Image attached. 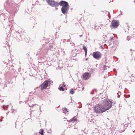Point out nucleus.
Listing matches in <instances>:
<instances>
[{"instance_id": "34", "label": "nucleus", "mask_w": 135, "mask_h": 135, "mask_svg": "<svg viewBox=\"0 0 135 135\" xmlns=\"http://www.w3.org/2000/svg\"><path fill=\"white\" fill-rule=\"evenodd\" d=\"M117 94L118 95V93H117Z\"/></svg>"}, {"instance_id": "8", "label": "nucleus", "mask_w": 135, "mask_h": 135, "mask_svg": "<svg viewBox=\"0 0 135 135\" xmlns=\"http://www.w3.org/2000/svg\"><path fill=\"white\" fill-rule=\"evenodd\" d=\"M91 74L90 73H85L83 75V78L85 80H87L89 79L90 77Z\"/></svg>"}, {"instance_id": "39", "label": "nucleus", "mask_w": 135, "mask_h": 135, "mask_svg": "<svg viewBox=\"0 0 135 135\" xmlns=\"http://www.w3.org/2000/svg\"><path fill=\"white\" fill-rule=\"evenodd\" d=\"M134 78H135V77Z\"/></svg>"}, {"instance_id": "35", "label": "nucleus", "mask_w": 135, "mask_h": 135, "mask_svg": "<svg viewBox=\"0 0 135 135\" xmlns=\"http://www.w3.org/2000/svg\"><path fill=\"white\" fill-rule=\"evenodd\" d=\"M49 49H51V48H49Z\"/></svg>"}, {"instance_id": "4", "label": "nucleus", "mask_w": 135, "mask_h": 135, "mask_svg": "<svg viewBox=\"0 0 135 135\" xmlns=\"http://www.w3.org/2000/svg\"><path fill=\"white\" fill-rule=\"evenodd\" d=\"M52 81L48 79L45 81L41 85V87L42 89H45L46 88L48 85H50Z\"/></svg>"}, {"instance_id": "13", "label": "nucleus", "mask_w": 135, "mask_h": 135, "mask_svg": "<svg viewBox=\"0 0 135 135\" xmlns=\"http://www.w3.org/2000/svg\"><path fill=\"white\" fill-rule=\"evenodd\" d=\"M74 91L73 89H71L70 90V93L72 94H74Z\"/></svg>"}, {"instance_id": "22", "label": "nucleus", "mask_w": 135, "mask_h": 135, "mask_svg": "<svg viewBox=\"0 0 135 135\" xmlns=\"http://www.w3.org/2000/svg\"><path fill=\"white\" fill-rule=\"evenodd\" d=\"M112 39H113V38H111L110 39V41H111Z\"/></svg>"}, {"instance_id": "31", "label": "nucleus", "mask_w": 135, "mask_h": 135, "mask_svg": "<svg viewBox=\"0 0 135 135\" xmlns=\"http://www.w3.org/2000/svg\"><path fill=\"white\" fill-rule=\"evenodd\" d=\"M67 41H69V40H67Z\"/></svg>"}, {"instance_id": "32", "label": "nucleus", "mask_w": 135, "mask_h": 135, "mask_svg": "<svg viewBox=\"0 0 135 135\" xmlns=\"http://www.w3.org/2000/svg\"><path fill=\"white\" fill-rule=\"evenodd\" d=\"M16 6H17V7H18V5H16Z\"/></svg>"}, {"instance_id": "5", "label": "nucleus", "mask_w": 135, "mask_h": 135, "mask_svg": "<svg viewBox=\"0 0 135 135\" xmlns=\"http://www.w3.org/2000/svg\"><path fill=\"white\" fill-rule=\"evenodd\" d=\"M48 4L52 7H57L59 6V3L53 0H46Z\"/></svg>"}, {"instance_id": "21", "label": "nucleus", "mask_w": 135, "mask_h": 135, "mask_svg": "<svg viewBox=\"0 0 135 135\" xmlns=\"http://www.w3.org/2000/svg\"><path fill=\"white\" fill-rule=\"evenodd\" d=\"M80 37H82L83 35H81L79 36Z\"/></svg>"}, {"instance_id": "24", "label": "nucleus", "mask_w": 135, "mask_h": 135, "mask_svg": "<svg viewBox=\"0 0 135 135\" xmlns=\"http://www.w3.org/2000/svg\"><path fill=\"white\" fill-rule=\"evenodd\" d=\"M55 9H56V10H57V9H58L57 8H56V7L55 8Z\"/></svg>"}, {"instance_id": "11", "label": "nucleus", "mask_w": 135, "mask_h": 135, "mask_svg": "<svg viewBox=\"0 0 135 135\" xmlns=\"http://www.w3.org/2000/svg\"><path fill=\"white\" fill-rule=\"evenodd\" d=\"M62 109L64 111V113H65V114H66V113L68 112V110H67L68 109L66 108L63 109Z\"/></svg>"}, {"instance_id": "1", "label": "nucleus", "mask_w": 135, "mask_h": 135, "mask_svg": "<svg viewBox=\"0 0 135 135\" xmlns=\"http://www.w3.org/2000/svg\"><path fill=\"white\" fill-rule=\"evenodd\" d=\"M59 5L62 6L61 11L62 13L65 15L67 14L69 10V6L68 3L66 1H62L60 2Z\"/></svg>"}, {"instance_id": "12", "label": "nucleus", "mask_w": 135, "mask_h": 135, "mask_svg": "<svg viewBox=\"0 0 135 135\" xmlns=\"http://www.w3.org/2000/svg\"><path fill=\"white\" fill-rule=\"evenodd\" d=\"M39 133L41 134V135H43L44 134V130L42 129L40 130Z\"/></svg>"}, {"instance_id": "23", "label": "nucleus", "mask_w": 135, "mask_h": 135, "mask_svg": "<svg viewBox=\"0 0 135 135\" xmlns=\"http://www.w3.org/2000/svg\"><path fill=\"white\" fill-rule=\"evenodd\" d=\"M41 106H40V111H41Z\"/></svg>"}, {"instance_id": "9", "label": "nucleus", "mask_w": 135, "mask_h": 135, "mask_svg": "<svg viewBox=\"0 0 135 135\" xmlns=\"http://www.w3.org/2000/svg\"><path fill=\"white\" fill-rule=\"evenodd\" d=\"M77 120V118L76 117H74L69 122L68 124L69 126H70L72 125V123L74 124V122H76Z\"/></svg>"}, {"instance_id": "2", "label": "nucleus", "mask_w": 135, "mask_h": 135, "mask_svg": "<svg viewBox=\"0 0 135 135\" xmlns=\"http://www.w3.org/2000/svg\"><path fill=\"white\" fill-rule=\"evenodd\" d=\"M94 111L96 113H101L106 111L102 105L98 104L95 106L94 108Z\"/></svg>"}, {"instance_id": "27", "label": "nucleus", "mask_w": 135, "mask_h": 135, "mask_svg": "<svg viewBox=\"0 0 135 135\" xmlns=\"http://www.w3.org/2000/svg\"><path fill=\"white\" fill-rule=\"evenodd\" d=\"M9 113V112H8L7 113V114L8 113Z\"/></svg>"}, {"instance_id": "33", "label": "nucleus", "mask_w": 135, "mask_h": 135, "mask_svg": "<svg viewBox=\"0 0 135 135\" xmlns=\"http://www.w3.org/2000/svg\"><path fill=\"white\" fill-rule=\"evenodd\" d=\"M86 60H87V59H86Z\"/></svg>"}, {"instance_id": "15", "label": "nucleus", "mask_w": 135, "mask_h": 135, "mask_svg": "<svg viewBox=\"0 0 135 135\" xmlns=\"http://www.w3.org/2000/svg\"><path fill=\"white\" fill-rule=\"evenodd\" d=\"M36 104H33L32 105H30V107H33L34 106H35L36 105Z\"/></svg>"}, {"instance_id": "3", "label": "nucleus", "mask_w": 135, "mask_h": 135, "mask_svg": "<svg viewBox=\"0 0 135 135\" xmlns=\"http://www.w3.org/2000/svg\"><path fill=\"white\" fill-rule=\"evenodd\" d=\"M112 105V102L109 99L105 100L104 101L103 107L105 111L110 109Z\"/></svg>"}, {"instance_id": "37", "label": "nucleus", "mask_w": 135, "mask_h": 135, "mask_svg": "<svg viewBox=\"0 0 135 135\" xmlns=\"http://www.w3.org/2000/svg\"><path fill=\"white\" fill-rule=\"evenodd\" d=\"M130 50H131H131H132L131 49Z\"/></svg>"}, {"instance_id": "36", "label": "nucleus", "mask_w": 135, "mask_h": 135, "mask_svg": "<svg viewBox=\"0 0 135 135\" xmlns=\"http://www.w3.org/2000/svg\"><path fill=\"white\" fill-rule=\"evenodd\" d=\"M63 42H64V41H63Z\"/></svg>"}, {"instance_id": "18", "label": "nucleus", "mask_w": 135, "mask_h": 135, "mask_svg": "<svg viewBox=\"0 0 135 135\" xmlns=\"http://www.w3.org/2000/svg\"><path fill=\"white\" fill-rule=\"evenodd\" d=\"M70 44H71V45L72 46H74L75 45V44L74 43H70Z\"/></svg>"}, {"instance_id": "19", "label": "nucleus", "mask_w": 135, "mask_h": 135, "mask_svg": "<svg viewBox=\"0 0 135 135\" xmlns=\"http://www.w3.org/2000/svg\"><path fill=\"white\" fill-rule=\"evenodd\" d=\"M127 39L128 41L129 40V37L128 36L127 37Z\"/></svg>"}, {"instance_id": "16", "label": "nucleus", "mask_w": 135, "mask_h": 135, "mask_svg": "<svg viewBox=\"0 0 135 135\" xmlns=\"http://www.w3.org/2000/svg\"><path fill=\"white\" fill-rule=\"evenodd\" d=\"M8 105L6 106V107H5L4 106H3V109H6V108H8Z\"/></svg>"}, {"instance_id": "29", "label": "nucleus", "mask_w": 135, "mask_h": 135, "mask_svg": "<svg viewBox=\"0 0 135 135\" xmlns=\"http://www.w3.org/2000/svg\"><path fill=\"white\" fill-rule=\"evenodd\" d=\"M32 93V92H31H31H30V94H31Z\"/></svg>"}, {"instance_id": "7", "label": "nucleus", "mask_w": 135, "mask_h": 135, "mask_svg": "<svg viewBox=\"0 0 135 135\" xmlns=\"http://www.w3.org/2000/svg\"><path fill=\"white\" fill-rule=\"evenodd\" d=\"M101 53L98 51L94 52L93 54V57L95 59H99L101 57Z\"/></svg>"}, {"instance_id": "26", "label": "nucleus", "mask_w": 135, "mask_h": 135, "mask_svg": "<svg viewBox=\"0 0 135 135\" xmlns=\"http://www.w3.org/2000/svg\"><path fill=\"white\" fill-rule=\"evenodd\" d=\"M120 95H118V98H119V97H120Z\"/></svg>"}, {"instance_id": "17", "label": "nucleus", "mask_w": 135, "mask_h": 135, "mask_svg": "<svg viewBox=\"0 0 135 135\" xmlns=\"http://www.w3.org/2000/svg\"><path fill=\"white\" fill-rule=\"evenodd\" d=\"M107 69L106 68V66H103V70H105L106 69Z\"/></svg>"}, {"instance_id": "14", "label": "nucleus", "mask_w": 135, "mask_h": 135, "mask_svg": "<svg viewBox=\"0 0 135 135\" xmlns=\"http://www.w3.org/2000/svg\"><path fill=\"white\" fill-rule=\"evenodd\" d=\"M59 89L60 90L62 91H64L65 90V89L62 86L59 87Z\"/></svg>"}, {"instance_id": "30", "label": "nucleus", "mask_w": 135, "mask_h": 135, "mask_svg": "<svg viewBox=\"0 0 135 135\" xmlns=\"http://www.w3.org/2000/svg\"><path fill=\"white\" fill-rule=\"evenodd\" d=\"M120 15H122V13H120Z\"/></svg>"}, {"instance_id": "28", "label": "nucleus", "mask_w": 135, "mask_h": 135, "mask_svg": "<svg viewBox=\"0 0 135 135\" xmlns=\"http://www.w3.org/2000/svg\"><path fill=\"white\" fill-rule=\"evenodd\" d=\"M9 113V112H8L7 113V114L8 113Z\"/></svg>"}, {"instance_id": "25", "label": "nucleus", "mask_w": 135, "mask_h": 135, "mask_svg": "<svg viewBox=\"0 0 135 135\" xmlns=\"http://www.w3.org/2000/svg\"><path fill=\"white\" fill-rule=\"evenodd\" d=\"M93 93H94L93 92H91V94H93Z\"/></svg>"}, {"instance_id": "6", "label": "nucleus", "mask_w": 135, "mask_h": 135, "mask_svg": "<svg viewBox=\"0 0 135 135\" xmlns=\"http://www.w3.org/2000/svg\"><path fill=\"white\" fill-rule=\"evenodd\" d=\"M119 25V21L117 20H114L112 21L111 23V26L113 28H116L118 27Z\"/></svg>"}, {"instance_id": "10", "label": "nucleus", "mask_w": 135, "mask_h": 135, "mask_svg": "<svg viewBox=\"0 0 135 135\" xmlns=\"http://www.w3.org/2000/svg\"><path fill=\"white\" fill-rule=\"evenodd\" d=\"M83 49L84 50L85 52V55H86L87 52V49L86 47L84 45H83Z\"/></svg>"}, {"instance_id": "20", "label": "nucleus", "mask_w": 135, "mask_h": 135, "mask_svg": "<svg viewBox=\"0 0 135 135\" xmlns=\"http://www.w3.org/2000/svg\"><path fill=\"white\" fill-rule=\"evenodd\" d=\"M65 84H63L62 85V87H65Z\"/></svg>"}, {"instance_id": "38", "label": "nucleus", "mask_w": 135, "mask_h": 135, "mask_svg": "<svg viewBox=\"0 0 135 135\" xmlns=\"http://www.w3.org/2000/svg\"><path fill=\"white\" fill-rule=\"evenodd\" d=\"M134 3H135V0H134Z\"/></svg>"}]
</instances>
